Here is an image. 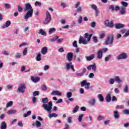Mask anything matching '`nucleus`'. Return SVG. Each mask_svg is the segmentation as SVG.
Wrapping results in <instances>:
<instances>
[{"instance_id":"nucleus-1","label":"nucleus","mask_w":129,"mask_h":129,"mask_svg":"<svg viewBox=\"0 0 129 129\" xmlns=\"http://www.w3.org/2000/svg\"><path fill=\"white\" fill-rule=\"evenodd\" d=\"M42 102L44 103L42 105V107H43L44 110H46V111H48L49 113H51L52 112V106H53V103L52 101H49L48 98L45 97L43 98L42 99ZM48 103V104H46Z\"/></svg>"},{"instance_id":"nucleus-2","label":"nucleus","mask_w":129,"mask_h":129,"mask_svg":"<svg viewBox=\"0 0 129 129\" xmlns=\"http://www.w3.org/2000/svg\"><path fill=\"white\" fill-rule=\"evenodd\" d=\"M92 35H93L92 33H91L89 35L88 33H86L85 34V38L83 37L80 36L79 43L83 44V45H87L88 43L85 39H87L88 42H90V39H91V37H92Z\"/></svg>"},{"instance_id":"nucleus-3","label":"nucleus","mask_w":129,"mask_h":129,"mask_svg":"<svg viewBox=\"0 0 129 129\" xmlns=\"http://www.w3.org/2000/svg\"><path fill=\"white\" fill-rule=\"evenodd\" d=\"M114 40V36L112 34L110 36H108L105 41V44L106 46L109 45H112L113 44V41Z\"/></svg>"},{"instance_id":"nucleus-4","label":"nucleus","mask_w":129,"mask_h":129,"mask_svg":"<svg viewBox=\"0 0 129 129\" xmlns=\"http://www.w3.org/2000/svg\"><path fill=\"white\" fill-rule=\"evenodd\" d=\"M51 20H52V18H51V14H50L49 12L47 11L46 13V18L43 22L44 25H48V24L51 22Z\"/></svg>"},{"instance_id":"nucleus-5","label":"nucleus","mask_w":129,"mask_h":129,"mask_svg":"<svg viewBox=\"0 0 129 129\" xmlns=\"http://www.w3.org/2000/svg\"><path fill=\"white\" fill-rule=\"evenodd\" d=\"M81 87H84L86 90L89 89L90 88V83L87 82L86 80H83L81 82Z\"/></svg>"},{"instance_id":"nucleus-6","label":"nucleus","mask_w":129,"mask_h":129,"mask_svg":"<svg viewBox=\"0 0 129 129\" xmlns=\"http://www.w3.org/2000/svg\"><path fill=\"white\" fill-rule=\"evenodd\" d=\"M127 58V54L125 52H122L116 56L117 60H121L122 59H124Z\"/></svg>"},{"instance_id":"nucleus-7","label":"nucleus","mask_w":129,"mask_h":129,"mask_svg":"<svg viewBox=\"0 0 129 129\" xmlns=\"http://www.w3.org/2000/svg\"><path fill=\"white\" fill-rule=\"evenodd\" d=\"M26 85L25 84H21L19 86L17 91L18 92L24 93L25 92V90H26Z\"/></svg>"},{"instance_id":"nucleus-8","label":"nucleus","mask_w":129,"mask_h":129,"mask_svg":"<svg viewBox=\"0 0 129 129\" xmlns=\"http://www.w3.org/2000/svg\"><path fill=\"white\" fill-rule=\"evenodd\" d=\"M33 13H34V10H29L27 11L24 16L25 20H28L29 18H32V17H33Z\"/></svg>"},{"instance_id":"nucleus-9","label":"nucleus","mask_w":129,"mask_h":129,"mask_svg":"<svg viewBox=\"0 0 129 129\" xmlns=\"http://www.w3.org/2000/svg\"><path fill=\"white\" fill-rule=\"evenodd\" d=\"M104 25L105 27H109V28H113L114 27V24H113V22L110 21L108 19L106 20L104 22Z\"/></svg>"},{"instance_id":"nucleus-10","label":"nucleus","mask_w":129,"mask_h":129,"mask_svg":"<svg viewBox=\"0 0 129 129\" xmlns=\"http://www.w3.org/2000/svg\"><path fill=\"white\" fill-rule=\"evenodd\" d=\"M24 11V12H27V11H34V9H33V8L30 3H27L25 6Z\"/></svg>"},{"instance_id":"nucleus-11","label":"nucleus","mask_w":129,"mask_h":129,"mask_svg":"<svg viewBox=\"0 0 129 129\" xmlns=\"http://www.w3.org/2000/svg\"><path fill=\"white\" fill-rule=\"evenodd\" d=\"M67 60L69 61V62L72 61V60H73V52H69L67 54L66 56Z\"/></svg>"},{"instance_id":"nucleus-12","label":"nucleus","mask_w":129,"mask_h":129,"mask_svg":"<svg viewBox=\"0 0 129 129\" xmlns=\"http://www.w3.org/2000/svg\"><path fill=\"white\" fill-rule=\"evenodd\" d=\"M80 6V2L77 3L75 8L76 9V12L77 13H81L82 12V8L81 7H79Z\"/></svg>"},{"instance_id":"nucleus-13","label":"nucleus","mask_w":129,"mask_h":129,"mask_svg":"<svg viewBox=\"0 0 129 129\" xmlns=\"http://www.w3.org/2000/svg\"><path fill=\"white\" fill-rule=\"evenodd\" d=\"M111 94V93L109 92L105 97V100L107 102H110V101H111V96H110Z\"/></svg>"},{"instance_id":"nucleus-14","label":"nucleus","mask_w":129,"mask_h":129,"mask_svg":"<svg viewBox=\"0 0 129 129\" xmlns=\"http://www.w3.org/2000/svg\"><path fill=\"white\" fill-rule=\"evenodd\" d=\"M119 11L120 15H125V13H126L125 11V8L123 7H121Z\"/></svg>"},{"instance_id":"nucleus-15","label":"nucleus","mask_w":129,"mask_h":129,"mask_svg":"<svg viewBox=\"0 0 129 129\" xmlns=\"http://www.w3.org/2000/svg\"><path fill=\"white\" fill-rule=\"evenodd\" d=\"M115 28L118 30L119 29H122V28H124V25L121 24V23H118L115 24Z\"/></svg>"},{"instance_id":"nucleus-16","label":"nucleus","mask_w":129,"mask_h":129,"mask_svg":"<svg viewBox=\"0 0 129 129\" xmlns=\"http://www.w3.org/2000/svg\"><path fill=\"white\" fill-rule=\"evenodd\" d=\"M51 95H57L58 96H61L62 95V93L58 91L53 90L51 92Z\"/></svg>"},{"instance_id":"nucleus-17","label":"nucleus","mask_w":129,"mask_h":129,"mask_svg":"<svg viewBox=\"0 0 129 129\" xmlns=\"http://www.w3.org/2000/svg\"><path fill=\"white\" fill-rule=\"evenodd\" d=\"M114 80L115 82H117L118 84L122 83V80L120 79L119 76H115L114 77Z\"/></svg>"},{"instance_id":"nucleus-18","label":"nucleus","mask_w":129,"mask_h":129,"mask_svg":"<svg viewBox=\"0 0 129 129\" xmlns=\"http://www.w3.org/2000/svg\"><path fill=\"white\" fill-rule=\"evenodd\" d=\"M95 57V55L94 54H92L91 55L89 56H86V59L87 61H91V60H93Z\"/></svg>"},{"instance_id":"nucleus-19","label":"nucleus","mask_w":129,"mask_h":129,"mask_svg":"<svg viewBox=\"0 0 129 129\" xmlns=\"http://www.w3.org/2000/svg\"><path fill=\"white\" fill-rule=\"evenodd\" d=\"M58 39H59V36H56L53 38H49L48 39V41L50 42V43H54V42H55V41H57Z\"/></svg>"},{"instance_id":"nucleus-20","label":"nucleus","mask_w":129,"mask_h":129,"mask_svg":"<svg viewBox=\"0 0 129 129\" xmlns=\"http://www.w3.org/2000/svg\"><path fill=\"white\" fill-rule=\"evenodd\" d=\"M12 24V22H11V21L8 20L7 21L5 25H4L2 26V28L3 29H5V28H8V27H10V26H11V24Z\"/></svg>"},{"instance_id":"nucleus-21","label":"nucleus","mask_w":129,"mask_h":129,"mask_svg":"<svg viewBox=\"0 0 129 129\" xmlns=\"http://www.w3.org/2000/svg\"><path fill=\"white\" fill-rule=\"evenodd\" d=\"M103 52L102 50H98L97 53V58L98 59H102V56H103Z\"/></svg>"},{"instance_id":"nucleus-22","label":"nucleus","mask_w":129,"mask_h":129,"mask_svg":"<svg viewBox=\"0 0 129 129\" xmlns=\"http://www.w3.org/2000/svg\"><path fill=\"white\" fill-rule=\"evenodd\" d=\"M113 115L114 118L118 119L119 118V113H118V111L114 110L113 111Z\"/></svg>"},{"instance_id":"nucleus-23","label":"nucleus","mask_w":129,"mask_h":129,"mask_svg":"<svg viewBox=\"0 0 129 129\" xmlns=\"http://www.w3.org/2000/svg\"><path fill=\"white\" fill-rule=\"evenodd\" d=\"M48 52V48L47 47H44L42 48L41 50V53L43 55H46V53Z\"/></svg>"},{"instance_id":"nucleus-24","label":"nucleus","mask_w":129,"mask_h":129,"mask_svg":"<svg viewBox=\"0 0 129 129\" xmlns=\"http://www.w3.org/2000/svg\"><path fill=\"white\" fill-rule=\"evenodd\" d=\"M38 34L42 35V36H44V37H46V36H47V33L44 31V30H43V29H40L39 30Z\"/></svg>"},{"instance_id":"nucleus-25","label":"nucleus","mask_w":129,"mask_h":129,"mask_svg":"<svg viewBox=\"0 0 129 129\" xmlns=\"http://www.w3.org/2000/svg\"><path fill=\"white\" fill-rule=\"evenodd\" d=\"M40 77L35 78L34 77H31V80L33 82H35V83H36V82H39L40 81Z\"/></svg>"},{"instance_id":"nucleus-26","label":"nucleus","mask_w":129,"mask_h":129,"mask_svg":"<svg viewBox=\"0 0 129 129\" xmlns=\"http://www.w3.org/2000/svg\"><path fill=\"white\" fill-rule=\"evenodd\" d=\"M8 114H15V113H17V110L13 109V110H10L7 111Z\"/></svg>"},{"instance_id":"nucleus-27","label":"nucleus","mask_w":129,"mask_h":129,"mask_svg":"<svg viewBox=\"0 0 129 129\" xmlns=\"http://www.w3.org/2000/svg\"><path fill=\"white\" fill-rule=\"evenodd\" d=\"M1 129H7V123L3 121L1 125Z\"/></svg>"},{"instance_id":"nucleus-28","label":"nucleus","mask_w":129,"mask_h":129,"mask_svg":"<svg viewBox=\"0 0 129 129\" xmlns=\"http://www.w3.org/2000/svg\"><path fill=\"white\" fill-rule=\"evenodd\" d=\"M95 99L93 98L92 100H90L88 102V103L90 105H92V106H93L95 105Z\"/></svg>"},{"instance_id":"nucleus-29","label":"nucleus","mask_w":129,"mask_h":129,"mask_svg":"<svg viewBox=\"0 0 129 129\" xmlns=\"http://www.w3.org/2000/svg\"><path fill=\"white\" fill-rule=\"evenodd\" d=\"M72 65V62L67 63L66 66V68L67 71H69V70H70V68H71V66Z\"/></svg>"},{"instance_id":"nucleus-30","label":"nucleus","mask_w":129,"mask_h":129,"mask_svg":"<svg viewBox=\"0 0 129 129\" xmlns=\"http://www.w3.org/2000/svg\"><path fill=\"white\" fill-rule=\"evenodd\" d=\"M56 32V29L55 28H51L49 29L48 34L49 35H51L53 34V33H55Z\"/></svg>"},{"instance_id":"nucleus-31","label":"nucleus","mask_w":129,"mask_h":129,"mask_svg":"<svg viewBox=\"0 0 129 129\" xmlns=\"http://www.w3.org/2000/svg\"><path fill=\"white\" fill-rule=\"evenodd\" d=\"M97 97L98 98V99L101 102H103V101H104V98H103V96H102V95L99 94L97 95Z\"/></svg>"},{"instance_id":"nucleus-32","label":"nucleus","mask_w":129,"mask_h":129,"mask_svg":"<svg viewBox=\"0 0 129 129\" xmlns=\"http://www.w3.org/2000/svg\"><path fill=\"white\" fill-rule=\"evenodd\" d=\"M57 116H58V114L55 113H50L48 115V117H49V118H51L52 117H57Z\"/></svg>"},{"instance_id":"nucleus-33","label":"nucleus","mask_w":129,"mask_h":129,"mask_svg":"<svg viewBox=\"0 0 129 129\" xmlns=\"http://www.w3.org/2000/svg\"><path fill=\"white\" fill-rule=\"evenodd\" d=\"M78 109H79V106L76 105V106L73 108V112H74V113H76V112H77V111H78Z\"/></svg>"},{"instance_id":"nucleus-34","label":"nucleus","mask_w":129,"mask_h":129,"mask_svg":"<svg viewBox=\"0 0 129 129\" xmlns=\"http://www.w3.org/2000/svg\"><path fill=\"white\" fill-rule=\"evenodd\" d=\"M36 61H41L42 60V57H41V53L37 54L36 57Z\"/></svg>"},{"instance_id":"nucleus-35","label":"nucleus","mask_w":129,"mask_h":129,"mask_svg":"<svg viewBox=\"0 0 129 129\" xmlns=\"http://www.w3.org/2000/svg\"><path fill=\"white\" fill-rule=\"evenodd\" d=\"M121 4L122 6V7H123V8H125V9L127 7V6H128V4L125 2H121Z\"/></svg>"},{"instance_id":"nucleus-36","label":"nucleus","mask_w":129,"mask_h":129,"mask_svg":"<svg viewBox=\"0 0 129 129\" xmlns=\"http://www.w3.org/2000/svg\"><path fill=\"white\" fill-rule=\"evenodd\" d=\"M12 106H13V101H11L7 103V105H6L7 108H8L9 107H11Z\"/></svg>"},{"instance_id":"nucleus-37","label":"nucleus","mask_w":129,"mask_h":129,"mask_svg":"<svg viewBox=\"0 0 129 129\" xmlns=\"http://www.w3.org/2000/svg\"><path fill=\"white\" fill-rule=\"evenodd\" d=\"M27 53H28V48L25 47L23 51V56H26V55H27Z\"/></svg>"},{"instance_id":"nucleus-38","label":"nucleus","mask_w":129,"mask_h":129,"mask_svg":"<svg viewBox=\"0 0 129 129\" xmlns=\"http://www.w3.org/2000/svg\"><path fill=\"white\" fill-rule=\"evenodd\" d=\"M83 116H84V114H81L79 116L78 120L79 122H81V121H82V118H83Z\"/></svg>"},{"instance_id":"nucleus-39","label":"nucleus","mask_w":129,"mask_h":129,"mask_svg":"<svg viewBox=\"0 0 129 129\" xmlns=\"http://www.w3.org/2000/svg\"><path fill=\"white\" fill-rule=\"evenodd\" d=\"M93 42L95 43L98 42V39H97V36H93Z\"/></svg>"},{"instance_id":"nucleus-40","label":"nucleus","mask_w":129,"mask_h":129,"mask_svg":"<svg viewBox=\"0 0 129 129\" xmlns=\"http://www.w3.org/2000/svg\"><path fill=\"white\" fill-rule=\"evenodd\" d=\"M66 96L68 98H70L72 97V93L71 92H68L67 93Z\"/></svg>"},{"instance_id":"nucleus-41","label":"nucleus","mask_w":129,"mask_h":129,"mask_svg":"<svg viewBox=\"0 0 129 129\" xmlns=\"http://www.w3.org/2000/svg\"><path fill=\"white\" fill-rule=\"evenodd\" d=\"M40 95V91H35L33 93V96H37V95Z\"/></svg>"},{"instance_id":"nucleus-42","label":"nucleus","mask_w":129,"mask_h":129,"mask_svg":"<svg viewBox=\"0 0 129 129\" xmlns=\"http://www.w3.org/2000/svg\"><path fill=\"white\" fill-rule=\"evenodd\" d=\"M35 125H36L37 127H40V126L41 125V122L38 120H36L35 121Z\"/></svg>"},{"instance_id":"nucleus-43","label":"nucleus","mask_w":129,"mask_h":129,"mask_svg":"<svg viewBox=\"0 0 129 129\" xmlns=\"http://www.w3.org/2000/svg\"><path fill=\"white\" fill-rule=\"evenodd\" d=\"M92 69L94 72H96V64L95 63L92 64Z\"/></svg>"},{"instance_id":"nucleus-44","label":"nucleus","mask_w":129,"mask_h":129,"mask_svg":"<svg viewBox=\"0 0 129 129\" xmlns=\"http://www.w3.org/2000/svg\"><path fill=\"white\" fill-rule=\"evenodd\" d=\"M82 16H79L78 19V23H79V24H81V23H82Z\"/></svg>"},{"instance_id":"nucleus-45","label":"nucleus","mask_w":129,"mask_h":129,"mask_svg":"<svg viewBox=\"0 0 129 129\" xmlns=\"http://www.w3.org/2000/svg\"><path fill=\"white\" fill-rule=\"evenodd\" d=\"M91 9L92 10H94V11L96 10L97 9V6L94 4H92L91 6Z\"/></svg>"},{"instance_id":"nucleus-46","label":"nucleus","mask_w":129,"mask_h":129,"mask_svg":"<svg viewBox=\"0 0 129 129\" xmlns=\"http://www.w3.org/2000/svg\"><path fill=\"white\" fill-rule=\"evenodd\" d=\"M127 91H128V86L126 85L123 88V92H125V93H127Z\"/></svg>"},{"instance_id":"nucleus-47","label":"nucleus","mask_w":129,"mask_h":129,"mask_svg":"<svg viewBox=\"0 0 129 129\" xmlns=\"http://www.w3.org/2000/svg\"><path fill=\"white\" fill-rule=\"evenodd\" d=\"M73 46L75 48H78V46L77 45V41L75 40L73 43Z\"/></svg>"},{"instance_id":"nucleus-48","label":"nucleus","mask_w":129,"mask_h":129,"mask_svg":"<svg viewBox=\"0 0 129 129\" xmlns=\"http://www.w3.org/2000/svg\"><path fill=\"white\" fill-rule=\"evenodd\" d=\"M111 57V55H110V54H109L107 57H106L105 58V62H107V61H109V59H110Z\"/></svg>"},{"instance_id":"nucleus-49","label":"nucleus","mask_w":129,"mask_h":129,"mask_svg":"<svg viewBox=\"0 0 129 129\" xmlns=\"http://www.w3.org/2000/svg\"><path fill=\"white\" fill-rule=\"evenodd\" d=\"M114 79H113V78H110L109 80V84H114Z\"/></svg>"},{"instance_id":"nucleus-50","label":"nucleus","mask_w":129,"mask_h":129,"mask_svg":"<svg viewBox=\"0 0 129 129\" xmlns=\"http://www.w3.org/2000/svg\"><path fill=\"white\" fill-rule=\"evenodd\" d=\"M18 125H19V126H20L21 127H23V126H24V124H23L22 120H20L18 121Z\"/></svg>"},{"instance_id":"nucleus-51","label":"nucleus","mask_w":129,"mask_h":129,"mask_svg":"<svg viewBox=\"0 0 129 129\" xmlns=\"http://www.w3.org/2000/svg\"><path fill=\"white\" fill-rule=\"evenodd\" d=\"M109 10H111V12L114 11V5H111L108 8Z\"/></svg>"},{"instance_id":"nucleus-52","label":"nucleus","mask_w":129,"mask_h":129,"mask_svg":"<svg viewBox=\"0 0 129 129\" xmlns=\"http://www.w3.org/2000/svg\"><path fill=\"white\" fill-rule=\"evenodd\" d=\"M41 89L43 91H46L47 90V86L45 85H42L41 87Z\"/></svg>"},{"instance_id":"nucleus-53","label":"nucleus","mask_w":129,"mask_h":129,"mask_svg":"<svg viewBox=\"0 0 129 129\" xmlns=\"http://www.w3.org/2000/svg\"><path fill=\"white\" fill-rule=\"evenodd\" d=\"M72 118H73V117H72V116H70L68 118L67 122H68V123H71V122H72Z\"/></svg>"},{"instance_id":"nucleus-54","label":"nucleus","mask_w":129,"mask_h":129,"mask_svg":"<svg viewBox=\"0 0 129 129\" xmlns=\"http://www.w3.org/2000/svg\"><path fill=\"white\" fill-rule=\"evenodd\" d=\"M120 9V7H119L118 6H116L115 7H114V11H116V12L119 11Z\"/></svg>"},{"instance_id":"nucleus-55","label":"nucleus","mask_w":129,"mask_h":129,"mask_svg":"<svg viewBox=\"0 0 129 129\" xmlns=\"http://www.w3.org/2000/svg\"><path fill=\"white\" fill-rule=\"evenodd\" d=\"M18 10L19 13H21L22 11H23V7H21V6H18Z\"/></svg>"},{"instance_id":"nucleus-56","label":"nucleus","mask_w":129,"mask_h":129,"mask_svg":"<svg viewBox=\"0 0 129 129\" xmlns=\"http://www.w3.org/2000/svg\"><path fill=\"white\" fill-rule=\"evenodd\" d=\"M35 6H39L40 7H41V6H42V3H41V2L39 1H36L35 3Z\"/></svg>"},{"instance_id":"nucleus-57","label":"nucleus","mask_w":129,"mask_h":129,"mask_svg":"<svg viewBox=\"0 0 129 129\" xmlns=\"http://www.w3.org/2000/svg\"><path fill=\"white\" fill-rule=\"evenodd\" d=\"M21 56H22V55H21V53H17L15 55V58H21Z\"/></svg>"},{"instance_id":"nucleus-58","label":"nucleus","mask_w":129,"mask_h":129,"mask_svg":"<svg viewBox=\"0 0 129 129\" xmlns=\"http://www.w3.org/2000/svg\"><path fill=\"white\" fill-rule=\"evenodd\" d=\"M104 118V117L103 116L100 115L97 117V120L99 121L102 120Z\"/></svg>"},{"instance_id":"nucleus-59","label":"nucleus","mask_w":129,"mask_h":129,"mask_svg":"<svg viewBox=\"0 0 129 129\" xmlns=\"http://www.w3.org/2000/svg\"><path fill=\"white\" fill-rule=\"evenodd\" d=\"M104 37H105V34L104 33H102V34L99 35V39H103Z\"/></svg>"},{"instance_id":"nucleus-60","label":"nucleus","mask_w":129,"mask_h":129,"mask_svg":"<svg viewBox=\"0 0 129 129\" xmlns=\"http://www.w3.org/2000/svg\"><path fill=\"white\" fill-rule=\"evenodd\" d=\"M79 92L80 94H83V93H84V89H83L82 88H80Z\"/></svg>"},{"instance_id":"nucleus-61","label":"nucleus","mask_w":129,"mask_h":129,"mask_svg":"<svg viewBox=\"0 0 129 129\" xmlns=\"http://www.w3.org/2000/svg\"><path fill=\"white\" fill-rule=\"evenodd\" d=\"M96 26V23L95 22H92L91 23V28H94Z\"/></svg>"},{"instance_id":"nucleus-62","label":"nucleus","mask_w":129,"mask_h":129,"mask_svg":"<svg viewBox=\"0 0 129 129\" xmlns=\"http://www.w3.org/2000/svg\"><path fill=\"white\" fill-rule=\"evenodd\" d=\"M94 77V74L91 73L89 75V78H93Z\"/></svg>"},{"instance_id":"nucleus-63","label":"nucleus","mask_w":129,"mask_h":129,"mask_svg":"<svg viewBox=\"0 0 129 129\" xmlns=\"http://www.w3.org/2000/svg\"><path fill=\"white\" fill-rule=\"evenodd\" d=\"M129 36V29L126 32L123 37H128Z\"/></svg>"},{"instance_id":"nucleus-64","label":"nucleus","mask_w":129,"mask_h":129,"mask_svg":"<svg viewBox=\"0 0 129 129\" xmlns=\"http://www.w3.org/2000/svg\"><path fill=\"white\" fill-rule=\"evenodd\" d=\"M80 109L81 111H86V107L84 106L81 107Z\"/></svg>"}]
</instances>
